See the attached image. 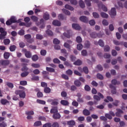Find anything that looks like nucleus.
Instances as JSON below:
<instances>
[{"mask_svg":"<svg viewBox=\"0 0 127 127\" xmlns=\"http://www.w3.org/2000/svg\"><path fill=\"white\" fill-rule=\"evenodd\" d=\"M15 94L16 95H19L20 98H22V99L25 98V92L23 90H17L15 91Z\"/></svg>","mask_w":127,"mask_h":127,"instance_id":"1","label":"nucleus"},{"mask_svg":"<svg viewBox=\"0 0 127 127\" xmlns=\"http://www.w3.org/2000/svg\"><path fill=\"white\" fill-rule=\"evenodd\" d=\"M98 95H94L93 99L96 101H101V99H104V95L102 93L98 92L97 93Z\"/></svg>","mask_w":127,"mask_h":127,"instance_id":"2","label":"nucleus"},{"mask_svg":"<svg viewBox=\"0 0 127 127\" xmlns=\"http://www.w3.org/2000/svg\"><path fill=\"white\" fill-rule=\"evenodd\" d=\"M8 65H9V61L4 60H0V66H2L3 67H5Z\"/></svg>","mask_w":127,"mask_h":127,"instance_id":"3","label":"nucleus"},{"mask_svg":"<svg viewBox=\"0 0 127 127\" xmlns=\"http://www.w3.org/2000/svg\"><path fill=\"white\" fill-rule=\"evenodd\" d=\"M24 21H25V22H26V23H27L26 24V26H27V27H30V26L32 24L31 22H30V18L29 17H26L25 18H24Z\"/></svg>","mask_w":127,"mask_h":127,"instance_id":"4","label":"nucleus"},{"mask_svg":"<svg viewBox=\"0 0 127 127\" xmlns=\"http://www.w3.org/2000/svg\"><path fill=\"white\" fill-rule=\"evenodd\" d=\"M63 34L65 37H66L67 38H70V37L72 36V31L71 30H68L67 31L66 33L64 32Z\"/></svg>","mask_w":127,"mask_h":127,"instance_id":"5","label":"nucleus"},{"mask_svg":"<svg viewBox=\"0 0 127 127\" xmlns=\"http://www.w3.org/2000/svg\"><path fill=\"white\" fill-rule=\"evenodd\" d=\"M79 20L82 21V22H84L85 23H87L89 21V19L85 16H81L79 18Z\"/></svg>","mask_w":127,"mask_h":127,"instance_id":"6","label":"nucleus"},{"mask_svg":"<svg viewBox=\"0 0 127 127\" xmlns=\"http://www.w3.org/2000/svg\"><path fill=\"white\" fill-rule=\"evenodd\" d=\"M116 111H117L115 115L116 117H118L119 118H121L122 116L121 115V114H124V111L120 109H117Z\"/></svg>","mask_w":127,"mask_h":127,"instance_id":"7","label":"nucleus"},{"mask_svg":"<svg viewBox=\"0 0 127 127\" xmlns=\"http://www.w3.org/2000/svg\"><path fill=\"white\" fill-rule=\"evenodd\" d=\"M110 88L112 89L111 90V93L112 94H117V88L116 86L113 85V84L110 85Z\"/></svg>","mask_w":127,"mask_h":127,"instance_id":"8","label":"nucleus"},{"mask_svg":"<svg viewBox=\"0 0 127 127\" xmlns=\"http://www.w3.org/2000/svg\"><path fill=\"white\" fill-rule=\"evenodd\" d=\"M72 28H73V29H75V30H80V29H81V27L80 26V25L76 23L72 24Z\"/></svg>","mask_w":127,"mask_h":127,"instance_id":"9","label":"nucleus"},{"mask_svg":"<svg viewBox=\"0 0 127 127\" xmlns=\"http://www.w3.org/2000/svg\"><path fill=\"white\" fill-rule=\"evenodd\" d=\"M110 15L112 16H115L117 15V11L116 10V8L113 7L111 8V12H110Z\"/></svg>","mask_w":127,"mask_h":127,"instance_id":"10","label":"nucleus"},{"mask_svg":"<svg viewBox=\"0 0 127 127\" xmlns=\"http://www.w3.org/2000/svg\"><path fill=\"white\" fill-rule=\"evenodd\" d=\"M82 114L83 116L88 117V116H90V115H91V112H90V111L88 110V109H84L82 111Z\"/></svg>","mask_w":127,"mask_h":127,"instance_id":"11","label":"nucleus"},{"mask_svg":"<svg viewBox=\"0 0 127 127\" xmlns=\"http://www.w3.org/2000/svg\"><path fill=\"white\" fill-rule=\"evenodd\" d=\"M111 84H112L111 85H114V86H116V85H120V84H121V82L115 79H113L111 81Z\"/></svg>","mask_w":127,"mask_h":127,"instance_id":"12","label":"nucleus"},{"mask_svg":"<svg viewBox=\"0 0 127 127\" xmlns=\"http://www.w3.org/2000/svg\"><path fill=\"white\" fill-rule=\"evenodd\" d=\"M51 114H56L58 113V108L57 107H54L50 111Z\"/></svg>","mask_w":127,"mask_h":127,"instance_id":"13","label":"nucleus"},{"mask_svg":"<svg viewBox=\"0 0 127 127\" xmlns=\"http://www.w3.org/2000/svg\"><path fill=\"white\" fill-rule=\"evenodd\" d=\"M53 118L55 120H59L61 118V115L59 113H55L53 115Z\"/></svg>","mask_w":127,"mask_h":127,"instance_id":"14","label":"nucleus"},{"mask_svg":"<svg viewBox=\"0 0 127 127\" xmlns=\"http://www.w3.org/2000/svg\"><path fill=\"white\" fill-rule=\"evenodd\" d=\"M53 25H55V26H61V22H60V21H59L57 20H55L53 22Z\"/></svg>","mask_w":127,"mask_h":127,"instance_id":"15","label":"nucleus"},{"mask_svg":"<svg viewBox=\"0 0 127 127\" xmlns=\"http://www.w3.org/2000/svg\"><path fill=\"white\" fill-rule=\"evenodd\" d=\"M109 102H114V99L111 96H107V99H104V102L105 103H109Z\"/></svg>","mask_w":127,"mask_h":127,"instance_id":"16","label":"nucleus"},{"mask_svg":"<svg viewBox=\"0 0 127 127\" xmlns=\"http://www.w3.org/2000/svg\"><path fill=\"white\" fill-rule=\"evenodd\" d=\"M61 104L63 106H69V102H68V101L67 100H61Z\"/></svg>","mask_w":127,"mask_h":127,"instance_id":"17","label":"nucleus"},{"mask_svg":"<svg viewBox=\"0 0 127 127\" xmlns=\"http://www.w3.org/2000/svg\"><path fill=\"white\" fill-rule=\"evenodd\" d=\"M30 18L32 21H34V22H37V21H38V17L37 16L32 15L30 17Z\"/></svg>","mask_w":127,"mask_h":127,"instance_id":"18","label":"nucleus"},{"mask_svg":"<svg viewBox=\"0 0 127 127\" xmlns=\"http://www.w3.org/2000/svg\"><path fill=\"white\" fill-rule=\"evenodd\" d=\"M44 92L46 94H49L51 92V89L49 88V87H45L44 89Z\"/></svg>","mask_w":127,"mask_h":127,"instance_id":"19","label":"nucleus"},{"mask_svg":"<svg viewBox=\"0 0 127 127\" xmlns=\"http://www.w3.org/2000/svg\"><path fill=\"white\" fill-rule=\"evenodd\" d=\"M0 102L1 105H6V104H8V103H9V101L5 99H1Z\"/></svg>","mask_w":127,"mask_h":127,"instance_id":"20","label":"nucleus"},{"mask_svg":"<svg viewBox=\"0 0 127 127\" xmlns=\"http://www.w3.org/2000/svg\"><path fill=\"white\" fill-rule=\"evenodd\" d=\"M91 46V43L89 41H85L84 42V47L85 48H89Z\"/></svg>","mask_w":127,"mask_h":127,"instance_id":"21","label":"nucleus"},{"mask_svg":"<svg viewBox=\"0 0 127 127\" xmlns=\"http://www.w3.org/2000/svg\"><path fill=\"white\" fill-rule=\"evenodd\" d=\"M67 126H75L76 125V122L73 120H71L67 122Z\"/></svg>","mask_w":127,"mask_h":127,"instance_id":"22","label":"nucleus"},{"mask_svg":"<svg viewBox=\"0 0 127 127\" xmlns=\"http://www.w3.org/2000/svg\"><path fill=\"white\" fill-rule=\"evenodd\" d=\"M10 56V54L7 52H5L3 54L4 59H8Z\"/></svg>","mask_w":127,"mask_h":127,"instance_id":"23","label":"nucleus"},{"mask_svg":"<svg viewBox=\"0 0 127 127\" xmlns=\"http://www.w3.org/2000/svg\"><path fill=\"white\" fill-rule=\"evenodd\" d=\"M74 84L76 87H80L81 85H82V83H81V82L79 80H75Z\"/></svg>","mask_w":127,"mask_h":127,"instance_id":"24","label":"nucleus"},{"mask_svg":"<svg viewBox=\"0 0 127 127\" xmlns=\"http://www.w3.org/2000/svg\"><path fill=\"white\" fill-rule=\"evenodd\" d=\"M26 65H27V64H22V66L23 67V68H22V71H27L28 70V67H26Z\"/></svg>","mask_w":127,"mask_h":127,"instance_id":"25","label":"nucleus"},{"mask_svg":"<svg viewBox=\"0 0 127 127\" xmlns=\"http://www.w3.org/2000/svg\"><path fill=\"white\" fill-rule=\"evenodd\" d=\"M4 45H9L10 43V40L9 39H4L3 41Z\"/></svg>","mask_w":127,"mask_h":127,"instance_id":"26","label":"nucleus"},{"mask_svg":"<svg viewBox=\"0 0 127 127\" xmlns=\"http://www.w3.org/2000/svg\"><path fill=\"white\" fill-rule=\"evenodd\" d=\"M38 59H39V58L38 57V56L37 55H34L32 57V60L34 62L37 61Z\"/></svg>","mask_w":127,"mask_h":127,"instance_id":"27","label":"nucleus"},{"mask_svg":"<svg viewBox=\"0 0 127 127\" xmlns=\"http://www.w3.org/2000/svg\"><path fill=\"white\" fill-rule=\"evenodd\" d=\"M9 50L11 52H13V51H15V49H16V46L13 45L9 47Z\"/></svg>","mask_w":127,"mask_h":127,"instance_id":"28","label":"nucleus"},{"mask_svg":"<svg viewBox=\"0 0 127 127\" xmlns=\"http://www.w3.org/2000/svg\"><path fill=\"white\" fill-rule=\"evenodd\" d=\"M25 56L26 57V58H31V52L30 51H28L25 53Z\"/></svg>","mask_w":127,"mask_h":127,"instance_id":"29","label":"nucleus"},{"mask_svg":"<svg viewBox=\"0 0 127 127\" xmlns=\"http://www.w3.org/2000/svg\"><path fill=\"white\" fill-rule=\"evenodd\" d=\"M73 64L74 65H76L77 66H80V65H82V61L80 60H78L77 61H75Z\"/></svg>","mask_w":127,"mask_h":127,"instance_id":"30","label":"nucleus"},{"mask_svg":"<svg viewBox=\"0 0 127 127\" xmlns=\"http://www.w3.org/2000/svg\"><path fill=\"white\" fill-rule=\"evenodd\" d=\"M47 71H48V72H50L51 73H54L55 72V69L52 68V67H46Z\"/></svg>","mask_w":127,"mask_h":127,"instance_id":"31","label":"nucleus"},{"mask_svg":"<svg viewBox=\"0 0 127 127\" xmlns=\"http://www.w3.org/2000/svg\"><path fill=\"white\" fill-rule=\"evenodd\" d=\"M79 6L81 7V8H84L85 7V3L82 0H80L79 1Z\"/></svg>","mask_w":127,"mask_h":127,"instance_id":"32","label":"nucleus"},{"mask_svg":"<svg viewBox=\"0 0 127 127\" xmlns=\"http://www.w3.org/2000/svg\"><path fill=\"white\" fill-rule=\"evenodd\" d=\"M38 104H40L41 105H45L46 104V102L44 100H41L40 99H37L36 101Z\"/></svg>","mask_w":127,"mask_h":127,"instance_id":"33","label":"nucleus"},{"mask_svg":"<svg viewBox=\"0 0 127 127\" xmlns=\"http://www.w3.org/2000/svg\"><path fill=\"white\" fill-rule=\"evenodd\" d=\"M58 18L60 20H64V19H66V17L62 14H59Z\"/></svg>","mask_w":127,"mask_h":127,"instance_id":"34","label":"nucleus"},{"mask_svg":"<svg viewBox=\"0 0 127 127\" xmlns=\"http://www.w3.org/2000/svg\"><path fill=\"white\" fill-rule=\"evenodd\" d=\"M65 8H66L67 9H69V10L73 11L74 10V8L71 5H69L68 4H66L64 6Z\"/></svg>","mask_w":127,"mask_h":127,"instance_id":"35","label":"nucleus"},{"mask_svg":"<svg viewBox=\"0 0 127 127\" xmlns=\"http://www.w3.org/2000/svg\"><path fill=\"white\" fill-rule=\"evenodd\" d=\"M63 12L64 13V14H66V15H70L71 14V13L70 11H69L68 10H66L65 9H62Z\"/></svg>","mask_w":127,"mask_h":127,"instance_id":"36","label":"nucleus"},{"mask_svg":"<svg viewBox=\"0 0 127 127\" xmlns=\"http://www.w3.org/2000/svg\"><path fill=\"white\" fill-rule=\"evenodd\" d=\"M98 45H99V46H101V47H104V46H105V44L104 43V41H103V40L100 39L99 40Z\"/></svg>","mask_w":127,"mask_h":127,"instance_id":"37","label":"nucleus"},{"mask_svg":"<svg viewBox=\"0 0 127 127\" xmlns=\"http://www.w3.org/2000/svg\"><path fill=\"white\" fill-rule=\"evenodd\" d=\"M64 46L65 48H67V49H68L70 51V50H71V46H70V45L67 43H64Z\"/></svg>","mask_w":127,"mask_h":127,"instance_id":"38","label":"nucleus"},{"mask_svg":"<svg viewBox=\"0 0 127 127\" xmlns=\"http://www.w3.org/2000/svg\"><path fill=\"white\" fill-rule=\"evenodd\" d=\"M25 114L27 116H33L34 115V112L33 111H26Z\"/></svg>","mask_w":127,"mask_h":127,"instance_id":"39","label":"nucleus"},{"mask_svg":"<svg viewBox=\"0 0 127 127\" xmlns=\"http://www.w3.org/2000/svg\"><path fill=\"white\" fill-rule=\"evenodd\" d=\"M9 20L12 23H15L17 22V21H16V19H15V17L14 16L11 17Z\"/></svg>","mask_w":127,"mask_h":127,"instance_id":"40","label":"nucleus"},{"mask_svg":"<svg viewBox=\"0 0 127 127\" xmlns=\"http://www.w3.org/2000/svg\"><path fill=\"white\" fill-rule=\"evenodd\" d=\"M101 15L103 18H108V17H109V15L104 12L101 13Z\"/></svg>","mask_w":127,"mask_h":127,"instance_id":"41","label":"nucleus"},{"mask_svg":"<svg viewBox=\"0 0 127 127\" xmlns=\"http://www.w3.org/2000/svg\"><path fill=\"white\" fill-rule=\"evenodd\" d=\"M113 43L115 45H123V42H119V41L114 40Z\"/></svg>","mask_w":127,"mask_h":127,"instance_id":"42","label":"nucleus"},{"mask_svg":"<svg viewBox=\"0 0 127 127\" xmlns=\"http://www.w3.org/2000/svg\"><path fill=\"white\" fill-rule=\"evenodd\" d=\"M28 74H29V72L28 71L23 72L21 74V77H26V76L28 75Z\"/></svg>","mask_w":127,"mask_h":127,"instance_id":"43","label":"nucleus"},{"mask_svg":"<svg viewBox=\"0 0 127 127\" xmlns=\"http://www.w3.org/2000/svg\"><path fill=\"white\" fill-rule=\"evenodd\" d=\"M49 14L48 13H45L44 14L43 17L45 20H48L49 19Z\"/></svg>","mask_w":127,"mask_h":127,"instance_id":"44","label":"nucleus"},{"mask_svg":"<svg viewBox=\"0 0 127 127\" xmlns=\"http://www.w3.org/2000/svg\"><path fill=\"white\" fill-rule=\"evenodd\" d=\"M37 97L38 98H43V93L41 91H39L37 93Z\"/></svg>","mask_w":127,"mask_h":127,"instance_id":"45","label":"nucleus"},{"mask_svg":"<svg viewBox=\"0 0 127 127\" xmlns=\"http://www.w3.org/2000/svg\"><path fill=\"white\" fill-rule=\"evenodd\" d=\"M41 125H42L41 121H36L34 124V127H39V126H41Z\"/></svg>","mask_w":127,"mask_h":127,"instance_id":"46","label":"nucleus"},{"mask_svg":"<svg viewBox=\"0 0 127 127\" xmlns=\"http://www.w3.org/2000/svg\"><path fill=\"white\" fill-rule=\"evenodd\" d=\"M7 33H4V34H0V40L1 39H4L5 38V36H6Z\"/></svg>","mask_w":127,"mask_h":127,"instance_id":"47","label":"nucleus"},{"mask_svg":"<svg viewBox=\"0 0 127 127\" xmlns=\"http://www.w3.org/2000/svg\"><path fill=\"white\" fill-rule=\"evenodd\" d=\"M90 37L92 38H97V33L93 32L90 33Z\"/></svg>","mask_w":127,"mask_h":127,"instance_id":"48","label":"nucleus"},{"mask_svg":"<svg viewBox=\"0 0 127 127\" xmlns=\"http://www.w3.org/2000/svg\"><path fill=\"white\" fill-rule=\"evenodd\" d=\"M46 53H47V52L45 50H42L40 51V54L42 56H45Z\"/></svg>","mask_w":127,"mask_h":127,"instance_id":"49","label":"nucleus"},{"mask_svg":"<svg viewBox=\"0 0 127 127\" xmlns=\"http://www.w3.org/2000/svg\"><path fill=\"white\" fill-rule=\"evenodd\" d=\"M81 55L82 56H87V55H88V53L87 52V50H83L81 51Z\"/></svg>","mask_w":127,"mask_h":127,"instance_id":"50","label":"nucleus"},{"mask_svg":"<svg viewBox=\"0 0 127 127\" xmlns=\"http://www.w3.org/2000/svg\"><path fill=\"white\" fill-rule=\"evenodd\" d=\"M53 43L54 44H56V45L60 44V41L58 39L55 38L53 40Z\"/></svg>","mask_w":127,"mask_h":127,"instance_id":"51","label":"nucleus"},{"mask_svg":"<svg viewBox=\"0 0 127 127\" xmlns=\"http://www.w3.org/2000/svg\"><path fill=\"white\" fill-rule=\"evenodd\" d=\"M77 50L81 51L83 49V45L82 44H79L77 45Z\"/></svg>","mask_w":127,"mask_h":127,"instance_id":"52","label":"nucleus"},{"mask_svg":"<svg viewBox=\"0 0 127 127\" xmlns=\"http://www.w3.org/2000/svg\"><path fill=\"white\" fill-rule=\"evenodd\" d=\"M7 127V124L4 122L0 123V127Z\"/></svg>","mask_w":127,"mask_h":127,"instance_id":"53","label":"nucleus"},{"mask_svg":"<svg viewBox=\"0 0 127 127\" xmlns=\"http://www.w3.org/2000/svg\"><path fill=\"white\" fill-rule=\"evenodd\" d=\"M91 0H85V3L87 6H91L92 4L91 3Z\"/></svg>","mask_w":127,"mask_h":127,"instance_id":"54","label":"nucleus"},{"mask_svg":"<svg viewBox=\"0 0 127 127\" xmlns=\"http://www.w3.org/2000/svg\"><path fill=\"white\" fill-rule=\"evenodd\" d=\"M64 65L67 66V67H72V64H71L69 62L67 61L64 62Z\"/></svg>","mask_w":127,"mask_h":127,"instance_id":"55","label":"nucleus"},{"mask_svg":"<svg viewBox=\"0 0 127 127\" xmlns=\"http://www.w3.org/2000/svg\"><path fill=\"white\" fill-rule=\"evenodd\" d=\"M105 116L106 119H108V120H112L113 119V117H112L110 114L106 113Z\"/></svg>","mask_w":127,"mask_h":127,"instance_id":"56","label":"nucleus"},{"mask_svg":"<svg viewBox=\"0 0 127 127\" xmlns=\"http://www.w3.org/2000/svg\"><path fill=\"white\" fill-rule=\"evenodd\" d=\"M76 41L77 43H81L82 42V38L80 36H78L76 38Z\"/></svg>","mask_w":127,"mask_h":127,"instance_id":"57","label":"nucleus"},{"mask_svg":"<svg viewBox=\"0 0 127 127\" xmlns=\"http://www.w3.org/2000/svg\"><path fill=\"white\" fill-rule=\"evenodd\" d=\"M21 62H25V63H29V60L26 59L21 58L20 59Z\"/></svg>","mask_w":127,"mask_h":127,"instance_id":"58","label":"nucleus"},{"mask_svg":"<svg viewBox=\"0 0 127 127\" xmlns=\"http://www.w3.org/2000/svg\"><path fill=\"white\" fill-rule=\"evenodd\" d=\"M104 49L105 52H109L110 49V46H109L108 45H106L104 47Z\"/></svg>","mask_w":127,"mask_h":127,"instance_id":"59","label":"nucleus"},{"mask_svg":"<svg viewBox=\"0 0 127 127\" xmlns=\"http://www.w3.org/2000/svg\"><path fill=\"white\" fill-rule=\"evenodd\" d=\"M61 96L63 98H66L67 97V92L66 91H62L61 92Z\"/></svg>","mask_w":127,"mask_h":127,"instance_id":"60","label":"nucleus"},{"mask_svg":"<svg viewBox=\"0 0 127 127\" xmlns=\"http://www.w3.org/2000/svg\"><path fill=\"white\" fill-rule=\"evenodd\" d=\"M97 77L99 80H104V76L100 73L97 74Z\"/></svg>","mask_w":127,"mask_h":127,"instance_id":"61","label":"nucleus"},{"mask_svg":"<svg viewBox=\"0 0 127 127\" xmlns=\"http://www.w3.org/2000/svg\"><path fill=\"white\" fill-rule=\"evenodd\" d=\"M46 33L48 34V35H50V36H52V35H53V32L49 29H48L46 31Z\"/></svg>","mask_w":127,"mask_h":127,"instance_id":"62","label":"nucleus"},{"mask_svg":"<svg viewBox=\"0 0 127 127\" xmlns=\"http://www.w3.org/2000/svg\"><path fill=\"white\" fill-rule=\"evenodd\" d=\"M66 74L69 76H71L73 74V71L71 69H68L66 71Z\"/></svg>","mask_w":127,"mask_h":127,"instance_id":"63","label":"nucleus"},{"mask_svg":"<svg viewBox=\"0 0 127 127\" xmlns=\"http://www.w3.org/2000/svg\"><path fill=\"white\" fill-rule=\"evenodd\" d=\"M52 127V124L51 123H46V124L44 125L43 127Z\"/></svg>","mask_w":127,"mask_h":127,"instance_id":"64","label":"nucleus"}]
</instances>
